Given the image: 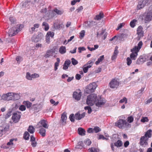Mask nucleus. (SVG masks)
<instances>
[{"instance_id":"obj_1","label":"nucleus","mask_w":152,"mask_h":152,"mask_svg":"<svg viewBox=\"0 0 152 152\" xmlns=\"http://www.w3.org/2000/svg\"><path fill=\"white\" fill-rule=\"evenodd\" d=\"M86 104L89 106H92L95 104L98 107H101L106 102L104 98L95 94H92L88 95L86 100Z\"/></svg>"},{"instance_id":"obj_2","label":"nucleus","mask_w":152,"mask_h":152,"mask_svg":"<svg viewBox=\"0 0 152 152\" xmlns=\"http://www.w3.org/2000/svg\"><path fill=\"white\" fill-rule=\"evenodd\" d=\"M142 45V41H140L138 44L137 46H135L131 50L132 52L130 55V58L133 60H135L138 55V53L141 48Z\"/></svg>"},{"instance_id":"obj_3","label":"nucleus","mask_w":152,"mask_h":152,"mask_svg":"<svg viewBox=\"0 0 152 152\" xmlns=\"http://www.w3.org/2000/svg\"><path fill=\"white\" fill-rule=\"evenodd\" d=\"M151 130H148L145 133L144 135L141 137L140 142V144L141 145L145 147L148 145V139L151 136Z\"/></svg>"},{"instance_id":"obj_4","label":"nucleus","mask_w":152,"mask_h":152,"mask_svg":"<svg viewBox=\"0 0 152 152\" xmlns=\"http://www.w3.org/2000/svg\"><path fill=\"white\" fill-rule=\"evenodd\" d=\"M12 27L9 29L8 34L10 36H14L20 30V27H23V25H21L14 24L12 25Z\"/></svg>"},{"instance_id":"obj_5","label":"nucleus","mask_w":152,"mask_h":152,"mask_svg":"<svg viewBox=\"0 0 152 152\" xmlns=\"http://www.w3.org/2000/svg\"><path fill=\"white\" fill-rule=\"evenodd\" d=\"M115 126L120 129H123L125 128H130L131 125L128 123L126 121L123 119H119L115 123Z\"/></svg>"},{"instance_id":"obj_6","label":"nucleus","mask_w":152,"mask_h":152,"mask_svg":"<svg viewBox=\"0 0 152 152\" xmlns=\"http://www.w3.org/2000/svg\"><path fill=\"white\" fill-rule=\"evenodd\" d=\"M152 19V7H150L148 9V12L145 15L144 20L145 23L150 21Z\"/></svg>"},{"instance_id":"obj_7","label":"nucleus","mask_w":152,"mask_h":152,"mask_svg":"<svg viewBox=\"0 0 152 152\" xmlns=\"http://www.w3.org/2000/svg\"><path fill=\"white\" fill-rule=\"evenodd\" d=\"M97 87V85L95 82L90 84L87 87V93H90L94 92Z\"/></svg>"},{"instance_id":"obj_8","label":"nucleus","mask_w":152,"mask_h":152,"mask_svg":"<svg viewBox=\"0 0 152 152\" xmlns=\"http://www.w3.org/2000/svg\"><path fill=\"white\" fill-rule=\"evenodd\" d=\"M12 92H8L3 94L1 96V99L4 101L12 100Z\"/></svg>"},{"instance_id":"obj_9","label":"nucleus","mask_w":152,"mask_h":152,"mask_svg":"<svg viewBox=\"0 0 152 152\" xmlns=\"http://www.w3.org/2000/svg\"><path fill=\"white\" fill-rule=\"evenodd\" d=\"M149 0H140L137 6V9L140 10L143 8L148 3Z\"/></svg>"},{"instance_id":"obj_10","label":"nucleus","mask_w":152,"mask_h":152,"mask_svg":"<svg viewBox=\"0 0 152 152\" xmlns=\"http://www.w3.org/2000/svg\"><path fill=\"white\" fill-rule=\"evenodd\" d=\"M119 85V82L116 79H113L110 82L109 86L112 88H116Z\"/></svg>"},{"instance_id":"obj_11","label":"nucleus","mask_w":152,"mask_h":152,"mask_svg":"<svg viewBox=\"0 0 152 152\" xmlns=\"http://www.w3.org/2000/svg\"><path fill=\"white\" fill-rule=\"evenodd\" d=\"M37 126V128L43 127L45 128L48 129V122L46 121L42 120L38 123Z\"/></svg>"},{"instance_id":"obj_12","label":"nucleus","mask_w":152,"mask_h":152,"mask_svg":"<svg viewBox=\"0 0 152 152\" xmlns=\"http://www.w3.org/2000/svg\"><path fill=\"white\" fill-rule=\"evenodd\" d=\"M82 96V93L80 90H77L73 92V97L76 100H79Z\"/></svg>"},{"instance_id":"obj_13","label":"nucleus","mask_w":152,"mask_h":152,"mask_svg":"<svg viewBox=\"0 0 152 152\" xmlns=\"http://www.w3.org/2000/svg\"><path fill=\"white\" fill-rule=\"evenodd\" d=\"M56 52H57L56 49V48H53L52 49L47 50L44 56L46 58H49L50 56H53V54L56 53Z\"/></svg>"},{"instance_id":"obj_14","label":"nucleus","mask_w":152,"mask_h":152,"mask_svg":"<svg viewBox=\"0 0 152 152\" xmlns=\"http://www.w3.org/2000/svg\"><path fill=\"white\" fill-rule=\"evenodd\" d=\"M20 118V116L19 114L14 113L12 115V118L14 122L17 123L19 121Z\"/></svg>"},{"instance_id":"obj_15","label":"nucleus","mask_w":152,"mask_h":152,"mask_svg":"<svg viewBox=\"0 0 152 152\" xmlns=\"http://www.w3.org/2000/svg\"><path fill=\"white\" fill-rule=\"evenodd\" d=\"M43 103L42 102H41L38 104H36L33 105L34 108L35 110L39 111L43 107Z\"/></svg>"},{"instance_id":"obj_16","label":"nucleus","mask_w":152,"mask_h":152,"mask_svg":"<svg viewBox=\"0 0 152 152\" xmlns=\"http://www.w3.org/2000/svg\"><path fill=\"white\" fill-rule=\"evenodd\" d=\"M67 113L66 112H64L61 115V122L63 124H66L67 119Z\"/></svg>"},{"instance_id":"obj_17","label":"nucleus","mask_w":152,"mask_h":152,"mask_svg":"<svg viewBox=\"0 0 152 152\" xmlns=\"http://www.w3.org/2000/svg\"><path fill=\"white\" fill-rule=\"evenodd\" d=\"M85 115V113H84L80 114L78 112L75 114V118L76 120H80L82 118H83Z\"/></svg>"},{"instance_id":"obj_18","label":"nucleus","mask_w":152,"mask_h":152,"mask_svg":"<svg viewBox=\"0 0 152 152\" xmlns=\"http://www.w3.org/2000/svg\"><path fill=\"white\" fill-rule=\"evenodd\" d=\"M50 34V37L51 38H53L54 35V32H51V31H49L47 33L46 36V42L48 43L50 42V37L48 36V35Z\"/></svg>"},{"instance_id":"obj_19","label":"nucleus","mask_w":152,"mask_h":152,"mask_svg":"<svg viewBox=\"0 0 152 152\" xmlns=\"http://www.w3.org/2000/svg\"><path fill=\"white\" fill-rule=\"evenodd\" d=\"M107 34L104 31L102 30L100 33H98L97 36L98 37H101L103 39H104L106 37Z\"/></svg>"},{"instance_id":"obj_20","label":"nucleus","mask_w":152,"mask_h":152,"mask_svg":"<svg viewBox=\"0 0 152 152\" xmlns=\"http://www.w3.org/2000/svg\"><path fill=\"white\" fill-rule=\"evenodd\" d=\"M9 129V126H6L4 127V126H0V137L2 135V132H5L7 131Z\"/></svg>"},{"instance_id":"obj_21","label":"nucleus","mask_w":152,"mask_h":152,"mask_svg":"<svg viewBox=\"0 0 152 152\" xmlns=\"http://www.w3.org/2000/svg\"><path fill=\"white\" fill-rule=\"evenodd\" d=\"M12 100H17L20 98V94L12 92Z\"/></svg>"},{"instance_id":"obj_22","label":"nucleus","mask_w":152,"mask_h":152,"mask_svg":"<svg viewBox=\"0 0 152 152\" xmlns=\"http://www.w3.org/2000/svg\"><path fill=\"white\" fill-rule=\"evenodd\" d=\"M137 33L140 37L143 36V32L142 31V27L141 26H139L137 28Z\"/></svg>"},{"instance_id":"obj_23","label":"nucleus","mask_w":152,"mask_h":152,"mask_svg":"<svg viewBox=\"0 0 152 152\" xmlns=\"http://www.w3.org/2000/svg\"><path fill=\"white\" fill-rule=\"evenodd\" d=\"M51 12V16H54L55 15L54 14H53V12H55L56 14H57L58 15H61L63 13V11L61 10H59L57 9H54L53 10V11H52Z\"/></svg>"},{"instance_id":"obj_24","label":"nucleus","mask_w":152,"mask_h":152,"mask_svg":"<svg viewBox=\"0 0 152 152\" xmlns=\"http://www.w3.org/2000/svg\"><path fill=\"white\" fill-rule=\"evenodd\" d=\"M71 63V61L70 60H68L66 61L64 65L63 68V69L66 70L68 68L70 64Z\"/></svg>"},{"instance_id":"obj_25","label":"nucleus","mask_w":152,"mask_h":152,"mask_svg":"<svg viewBox=\"0 0 152 152\" xmlns=\"http://www.w3.org/2000/svg\"><path fill=\"white\" fill-rule=\"evenodd\" d=\"M145 61L144 58L142 56H140L137 59L136 61V64H141L143 63Z\"/></svg>"},{"instance_id":"obj_26","label":"nucleus","mask_w":152,"mask_h":152,"mask_svg":"<svg viewBox=\"0 0 152 152\" xmlns=\"http://www.w3.org/2000/svg\"><path fill=\"white\" fill-rule=\"evenodd\" d=\"M118 53V51L116 48V47H115V50L113 54L111 57V59L112 61L116 59Z\"/></svg>"},{"instance_id":"obj_27","label":"nucleus","mask_w":152,"mask_h":152,"mask_svg":"<svg viewBox=\"0 0 152 152\" xmlns=\"http://www.w3.org/2000/svg\"><path fill=\"white\" fill-rule=\"evenodd\" d=\"M78 132L79 134L80 135L84 136L85 135V130L81 128H79L78 129Z\"/></svg>"},{"instance_id":"obj_28","label":"nucleus","mask_w":152,"mask_h":152,"mask_svg":"<svg viewBox=\"0 0 152 152\" xmlns=\"http://www.w3.org/2000/svg\"><path fill=\"white\" fill-rule=\"evenodd\" d=\"M46 130L43 128H41L39 131V133L42 137H45L46 135Z\"/></svg>"},{"instance_id":"obj_29","label":"nucleus","mask_w":152,"mask_h":152,"mask_svg":"<svg viewBox=\"0 0 152 152\" xmlns=\"http://www.w3.org/2000/svg\"><path fill=\"white\" fill-rule=\"evenodd\" d=\"M123 145L122 141L120 140H118L117 142L114 143V145L117 147H121Z\"/></svg>"},{"instance_id":"obj_30","label":"nucleus","mask_w":152,"mask_h":152,"mask_svg":"<svg viewBox=\"0 0 152 152\" xmlns=\"http://www.w3.org/2000/svg\"><path fill=\"white\" fill-rule=\"evenodd\" d=\"M104 16L103 13L102 12H100L99 15L96 16L95 19L97 20H99L103 18Z\"/></svg>"},{"instance_id":"obj_31","label":"nucleus","mask_w":152,"mask_h":152,"mask_svg":"<svg viewBox=\"0 0 152 152\" xmlns=\"http://www.w3.org/2000/svg\"><path fill=\"white\" fill-rule=\"evenodd\" d=\"M23 104L25 105L28 108H30L32 105V103L29 101H24Z\"/></svg>"},{"instance_id":"obj_32","label":"nucleus","mask_w":152,"mask_h":152,"mask_svg":"<svg viewBox=\"0 0 152 152\" xmlns=\"http://www.w3.org/2000/svg\"><path fill=\"white\" fill-rule=\"evenodd\" d=\"M26 78L28 80H32L33 79L32 77V75L29 72H27L26 74Z\"/></svg>"},{"instance_id":"obj_33","label":"nucleus","mask_w":152,"mask_h":152,"mask_svg":"<svg viewBox=\"0 0 152 152\" xmlns=\"http://www.w3.org/2000/svg\"><path fill=\"white\" fill-rule=\"evenodd\" d=\"M39 26V24L38 23H35L34 25V26L31 27V30H30V32L32 33L33 32L35 31L36 28H38Z\"/></svg>"},{"instance_id":"obj_34","label":"nucleus","mask_w":152,"mask_h":152,"mask_svg":"<svg viewBox=\"0 0 152 152\" xmlns=\"http://www.w3.org/2000/svg\"><path fill=\"white\" fill-rule=\"evenodd\" d=\"M59 52L61 54H63L66 52V48L64 46H61L59 49Z\"/></svg>"},{"instance_id":"obj_35","label":"nucleus","mask_w":152,"mask_h":152,"mask_svg":"<svg viewBox=\"0 0 152 152\" xmlns=\"http://www.w3.org/2000/svg\"><path fill=\"white\" fill-rule=\"evenodd\" d=\"M104 59V55H102L100 56L98 58V60L95 62V64L96 65L98 64L100 62H102Z\"/></svg>"},{"instance_id":"obj_36","label":"nucleus","mask_w":152,"mask_h":152,"mask_svg":"<svg viewBox=\"0 0 152 152\" xmlns=\"http://www.w3.org/2000/svg\"><path fill=\"white\" fill-rule=\"evenodd\" d=\"M32 40L35 42H37L40 40L39 38H38L36 35H34L31 38Z\"/></svg>"},{"instance_id":"obj_37","label":"nucleus","mask_w":152,"mask_h":152,"mask_svg":"<svg viewBox=\"0 0 152 152\" xmlns=\"http://www.w3.org/2000/svg\"><path fill=\"white\" fill-rule=\"evenodd\" d=\"M42 26L44 27V29L45 31H48L49 28V26L48 23L45 22H44L42 23Z\"/></svg>"},{"instance_id":"obj_38","label":"nucleus","mask_w":152,"mask_h":152,"mask_svg":"<svg viewBox=\"0 0 152 152\" xmlns=\"http://www.w3.org/2000/svg\"><path fill=\"white\" fill-rule=\"evenodd\" d=\"M89 152H98L99 150L96 148L92 147L88 149Z\"/></svg>"},{"instance_id":"obj_39","label":"nucleus","mask_w":152,"mask_h":152,"mask_svg":"<svg viewBox=\"0 0 152 152\" xmlns=\"http://www.w3.org/2000/svg\"><path fill=\"white\" fill-rule=\"evenodd\" d=\"M34 128L32 126H29L28 129V131L31 134H33L34 133Z\"/></svg>"},{"instance_id":"obj_40","label":"nucleus","mask_w":152,"mask_h":152,"mask_svg":"<svg viewBox=\"0 0 152 152\" xmlns=\"http://www.w3.org/2000/svg\"><path fill=\"white\" fill-rule=\"evenodd\" d=\"M17 140V139L13 138V139H11L10 140L9 142H8L7 143V145H13V142L14 140H15V141H16Z\"/></svg>"},{"instance_id":"obj_41","label":"nucleus","mask_w":152,"mask_h":152,"mask_svg":"<svg viewBox=\"0 0 152 152\" xmlns=\"http://www.w3.org/2000/svg\"><path fill=\"white\" fill-rule=\"evenodd\" d=\"M84 143L87 145H89L91 143V142L90 139H86L85 140Z\"/></svg>"},{"instance_id":"obj_42","label":"nucleus","mask_w":152,"mask_h":152,"mask_svg":"<svg viewBox=\"0 0 152 152\" xmlns=\"http://www.w3.org/2000/svg\"><path fill=\"white\" fill-rule=\"evenodd\" d=\"M29 134L28 132H25L24 134L23 137L26 140H28L29 139Z\"/></svg>"},{"instance_id":"obj_43","label":"nucleus","mask_w":152,"mask_h":152,"mask_svg":"<svg viewBox=\"0 0 152 152\" xmlns=\"http://www.w3.org/2000/svg\"><path fill=\"white\" fill-rule=\"evenodd\" d=\"M141 121L142 123L148 122L149 121V120L147 117H142L140 120Z\"/></svg>"},{"instance_id":"obj_44","label":"nucleus","mask_w":152,"mask_h":152,"mask_svg":"<svg viewBox=\"0 0 152 152\" xmlns=\"http://www.w3.org/2000/svg\"><path fill=\"white\" fill-rule=\"evenodd\" d=\"M136 21H137L135 19H134V20H132L130 24V26L132 28L134 27V26H135L136 22Z\"/></svg>"},{"instance_id":"obj_45","label":"nucleus","mask_w":152,"mask_h":152,"mask_svg":"<svg viewBox=\"0 0 152 152\" xmlns=\"http://www.w3.org/2000/svg\"><path fill=\"white\" fill-rule=\"evenodd\" d=\"M132 63V61L130 57H127L126 58V63L128 66H130Z\"/></svg>"},{"instance_id":"obj_46","label":"nucleus","mask_w":152,"mask_h":152,"mask_svg":"<svg viewBox=\"0 0 152 152\" xmlns=\"http://www.w3.org/2000/svg\"><path fill=\"white\" fill-rule=\"evenodd\" d=\"M93 130L95 133H97L101 131V129L99 127L95 126Z\"/></svg>"},{"instance_id":"obj_47","label":"nucleus","mask_w":152,"mask_h":152,"mask_svg":"<svg viewBox=\"0 0 152 152\" xmlns=\"http://www.w3.org/2000/svg\"><path fill=\"white\" fill-rule=\"evenodd\" d=\"M50 102L51 104H53V105L54 106L57 105L59 103L58 102H56L55 101L52 99L50 100Z\"/></svg>"},{"instance_id":"obj_48","label":"nucleus","mask_w":152,"mask_h":152,"mask_svg":"<svg viewBox=\"0 0 152 152\" xmlns=\"http://www.w3.org/2000/svg\"><path fill=\"white\" fill-rule=\"evenodd\" d=\"M23 59L20 56H18L16 58V60L17 61V63L19 64L23 60Z\"/></svg>"},{"instance_id":"obj_49","label":"nucleus","mask_w":152,"mask_h":152,"mask_svg":"<svg viewBox=\"0 0 152 152\" xmlns=\"http://www.w3.org/2000/svg\"><path fill=\"white\" fill-rule=\"evenodd\" d=\"M134 120V118L132 116L128 117L127 118V121L128 122L131 123Z\"/></svg>"},{"instance_id":"obj_50","label":"nucleus","mask_w":152,"mask_h":152,"mask_svg":"<svg viewBox=\"0 0 152 152\" xmlns=\"http://www.w3.org/2000/svg\"><path fill=\"white\" fill-rule=\"evenodd\" d=\"M85 109L86 110H88V113H90L92 111L91 108L90 106H86L85 107Z\"/></svg>"},{"instance_id":"obj_51","label":"nucleus","mask_w":152,"mask_h":152,"mask_svg":"<svg viewBox=\"0 0 152 152\" xmlns=\"http://www.w3.org/2000/svg\"><path fill=\"white\" fill-rule=\"evenodd\" d=\"M85 31L84 30L82 31L80 33V38H83L84 36Z\"/></svg>"},{"instance_id":"obj_52","label":"nucleus","mask_w":152,"mask_h":152,"mask_svg":"<svg viewBox=\"0 0 152 152\" xmlns=\"http://www.w3.org/2000/svg\"><path fill=\"white\" fill-rule=\"evenodd\" d=\"M19 110L21 111L25 110H26V106L23 105H21L20 106Z\"/></svg>"},{"instance_id":"obj_53","label":"nucleus","mask_w":152,"mask_h":152,"mask_svg":"<svg viewBox=\"0 0 152 152\" xmlns=\"http://www.w3.org/2000/svg\"><path fill=\"white\" fill-rule=\"evenodd\" d=\"M9 20L11 22L12 25H13L12 24H14L15 22V20L14 18L13 17H10L9 18Z\"/></svg>"},{"instance_id":"obj_54","label":"nucleus","mask_w":152,"mask_h":152,"mask_svg":"<svg viewBox=\"0 0 152 152\" xmlns=\"http://www.w3.org/2000/svg\"><path fill=\"white\" fill-rule=\"evenodd\" d=\"M72 63L73 65H75L78 63V61L74 58H72L71 59Z\"/></svg>"},{"instance_id":"obj_55","label":"nucleus","mask_w":152,"mask_h":152,"mask_svg":"<svg viewBox=\"0 0 152 152\" xmlns=\"http://www.w3.org/2000/svg\"><path fill=\"white\" fill-rule=\"evenodd\" d=\"M125 102V103H127V99L125 97H124L123 99H121L119 101V102L122 103Z\"/></svg>"},{"instance_id":"obj_56","label":"nucleus","mask_w":152,"mask_h":152,"mask_svg":"<svg viewBox=\"0 0 152 152\" xmlns=\"http://www.w3.org/2000/svg\"><path fill=\"white\" fill-rule=\"evenodd\" d=\"M99 139H102L103 140H108V138H105L103 135H100L99 136V137L98 138Z\"/></svg>"},{"instance_id":"obj_57","label":"nucleus","mask_w":152,"mask_h":152,"mask_svg":"<svg viewBox=\"0 0 152 152\" xmlns=\"http://www.w3.org/2000/svg\"><path fill=\"white\" fill-rule=\"evenodd\" d=\"M78 52L81 53L82 51L86 50V48L84 47H80L78 48Z\"/></svg>"},{"instance_id":"obj_58","label":"nucleus","mask_w":152,"mask_h":152,"mask_svg":"<svg viewBox=\"0 0 152 152\" xmlns=\"http://www.w3.org/2000/svg\"><path fill=\"white\" fill-rule=\"evenodd\" d=\"M74 118H75V117H74V114H71L70 115L69 118L70 120L72 122H74Z\"/></svg>"},{"instance_id":"obj_59","label":"nucleus","mask_w":152,"mask_h":152,"mask_svg":"<svg viewBox=\"0 0 152 152\" xmlns=\"http://www.w3.org/2000/svg\"><path fill=\"white\" fill-rule=\"evenodd\" d=\"M63 24H59L57 26H56L54 25V27L56 28V29H59L61 28H62V27Z\"/></svg>"},{"instance_id":"obj_60","label":"nucleus","mask_w":152,"mask_h":152,"mask_svg":"<svg viewBox=\"0 0 152 152\" xmlns=\"http://www.w3.org/2000/svg\"><path fill=\"white\" fill-rule=\"evenodd\" d=\"M32 77L33 79L38 78L39 76V75L38 74H37V73H34V74H32Z\"/></svg>"},{"instance_id":"obj_61","label":"nucleus","mask_w":152,"mask_h":152,"mask_svg":"<svg viewBox=\"0 0 152 152\" xmlns=\"http://www.w3.org/2000/svg\"><path fill=\"white\" fill-rule=\"evenodd\" d=\"M57 61L55 63V66H59V64L60 63V60L59 58H56Z\"/></svg>"},{"instance_id":"obj_62","label":"nucleus","mask_w":152,"mask_h":152,"mask_svg":"<svg viewBox=\"0 0 152 152\" xmlns=\"http://www.w3.org/2000/svg\"><path fill=\"white\" fill-rule=\"evenodd\" d=\"M11 111H9L6 114L5 116V118H9L11 115Z\"/></svg>"},{"instance_id":"obj_63","label":"nucleus","mask_w":152,"mask_h":152,"mask_svg":"<svg viewBox=\"0 0 152 152\" xmlns=\"http://www.w3.org/2000/svg\"><path fill=\"white\" fill-rule=\"evenodd\" d=\"M37 36L38 38L40 39V40L42 38V37H43V34L41 33H39L38 35Z\"/></svg>"},{"instance_id":"obj_64","label":"nucleus","mask_w":152,"mask_h":152,"mask_svg":"<svg viewBox=\"0 0 152 152\" xmlns=\"http://www.w3.org/2000/svg\"><path fill=\"white\" fill-rule=\"evenodd\" d=\"M152 102V97L148 99V100H147L145 102V103L146 104H148Z\"/></svg>"}]
</instances>
